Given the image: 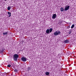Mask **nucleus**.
<instances>
[{"label": "nucleus", "mask_w": 76, "mask_h": 76, "mask_svg": "<svg viewBox=\"0 0 76 76\" xmlns=\"http://www.w3.org/2000/svg\"><path fill=\"white\" fill-rule=\"evenodd\" d=\"M18 57H19L18 55L17 54H14L12 58L14 59V60L16 61H18Z\"/></svg>", "instance_id": "1"}, {"label": "nucleus", "mask_w": 76, "mask_h": 76, "mask_svg": "<svg viewBox=\"0 0 76 76\" xmlns=\"http://www.w3.org/2000/svg\"><path fill=\"white\" fill-rule=\"evenodd\" d=\"M61 33V32L60 31H56L54 33V35L55 36H57V35H60Z\"/></svg>", "instance_id": "2"}, {"label": "nucleus", "mask_w": 76, "mask_h": 76, "mask_svg": "<svg viewBox=\"0 0 76 76\" xmlns=\"http://www.w3.org/2000/svg\"><path fill=\"white\" fill-rule=\"evenodd\" d=\"M69 8H70V6H69L67 5H66L65 7L64 10L65 11H67V10H68L69 9Z\"/></svg>", "instance_id": "3"}, {"label": "nucleus", "mask_w": 76, "mask_h": 76, "mask_svg": "<svg viewBox=\"0 0 76 76\" xmlns=\"http://www.w3.org/2000/svg\"><path fill=\"white\" fill-rule=\"evenodd\" d=\"M26 59L27 58L25 57H23L21 58V60L23 61H26Z\"/></svg>", "instance_id": "4"}, {"label": "nucleus", "mask_w": 76, "mask_h": 76, "mask_svg": "<svg viewBox=\"0 0 76 76\" xmlns=\"http://www.w3.org/2000/svg\"><path fill=\"white\" fill-rule=\"evenodd\" d=\"M56 14H54L52 16V18L53 19H55L56 18Z\"/></svg>", "instance_id": "5"}, {"label": "nucleus", "mask_w": 76, "mask_h": 76, "mask_svg": "<svg viewBox=\"0 0 76 76\" xmlns=\"http://www.w3.org/2000/svg\"><path fill=\"white\" fill-rule=\"evenodd\" d=\"M46 33H47V34H50V29H48L46 30Z\"/></svg>", "instance_id": "6"}, {"label": "nucleus", "mask_w": 76, "mask_h": 76, "mask_svg": "<svg viewBox=\"0 0 76 76\" xmlns=\"http://www.w3.org/2000/svg\"><path fill=\"white\" fill-rule=\"evenodd\" d=\"M8 15H9V17H10V16H11V14H12V13H11V12H8Z\"/></svg>", "instance_id": "7"}, {"label": "nucleus", "mask_w": 76, "mask_h": 76, "mask_svg": "<svg viewBox=\"0 0 76 76\" xmlns=\"http://www.w3.org/2000/svg\"><path fill=\"white\" fill-rule=\"evenodd\" d=\"M69 42V40L67 39L64 41V43H68Z\"/></svg>", "instance_id": "8"}, {"label": "nucleus", "mask_w": 76, "mask_h": 76, "mask_svg": "<svg viewBox=\"0 0 76 76\" xmlns=\"http://www.w3.org/2000/svg\"><path fill=\"white\" fill-rule=\"evenodd\" d=\"M45 74L46 76H48V75H49V74H50V73H49V72H46Z\"/></svg>", "instance_id": "9"}, {"label": "nucleus", "mask_w": 76, "mask_h": 76, "mask_svg": "<svg viewBox=\"0 0 76 76\" xmlns=\"http://www.w3.org/2000/svg\"><path fill=\"white\" fill-rule=\"evenodd\" d=\"M8 34L7 31L5 32V33L4 32L3 33V35H7Z\"/></svg>", "instance_id": "10"}, {"label": "nucleus", "mask_w": 76, "mask_h": 76, "mask_svg": "<svg viewBox=\"0 0 76 76\" xmlns=\"http://www.w3.org/2000/svg\"><path fill=\"white\" fill-rule=\"evenodd\" d=\"M60 10L61 12H63L64 10V8H63L61 7L60 8Z\"/></svg>", "instance_id": "11"}, {"label": "nucleus", "mask_w": 76, "mask_h": 76, "mask_svg": "<svg viewBox=\"0 0 76 76\" xmlns=\"http://www.w3.org/2000/svg\"><path fill=\"white\" fill-rule=\"evenodd\" d=\"M49 31L50 33H51V32H52V31H53V29L52 28H50Z\"/></svg>", "instance_id": "12"}, {"label": "nucleus", "mask_w": 76, "mask_h": 76, "mask_svg": "<svg viewBox=\"0 0 76 76\" xmlns=\"http://www.w3.org/2000/svg\"><path fill=\"white\" fill-rule=\"evenodd\" d=\"M10 9H11V7H8L7 10H10Z\"/></svg>", "instance_id": "13"}, {"label": "nucleus", "mask_w": 76, "mask_h": 76, "mask_svg": "<svg viewBox=\"0 0 76 76\" xmlns=\"http://www.w3.org/2000/svg\"><path fill=\"white\" fill-rule=\"evenodd\" d=\"M75 27V25L72 24L71 27V28H73Z\"/></svg>", "instance_id": "14"}, {"label": "nucleus", "mask_w": 76, "mask_h": 76, "mask_svg": "<svg viewBox=\"0 0 76 76\" xmlns=\"http://www.w3.org/2000/svg\"><path fill=\"white\" fill-rule=\"evenodd\" d=\"M10 65H11V67H12L13 66V65H14V64H13V63H10Z\"/></svg>", "instance_id": "15"}, {"label": "nucleus", "mask_w": 76, "mask_h": 76, "mask_svg": "<svg viewBox=\"0 0 76 76\" xmlns=\"http://www.w3.org/2000/svg\"><path fill=\"white\" fill-rule=\"evenodd\" d=\"M59 22L60 23V24H61L62 23H63V21L62 20H60Z\"/></svg>", "instance_id": "16"}, {"label": "nucleus", "mask_w": 76, "mask_h": 76, "mask_svg": "<svg viewBox=\"0 0 76 76\" xmlns=\"http://www.w3.org/2000/svg\"><path fill=\"white\" fill-rule=\"evenodd\" d=\"M7 67H11V65H10V64H9L7 65Z\"/></svg>", "instance_id": "17"}, {"label": "nucleus", "mask_w": 76, "mask_h": 76, "mask_svg": "<svg viewBox=\"0 0 76 76\" xmlns=\"http://www.w3.org/2000/svg\"><path fill=\"white\" fill-rule=\"evenodd\" d=\"M71 33H72V30H70L69 31V34H71Z\"/></svg>", "instance_id": "18"}, {"label": "nucleus", "mask_w": 76, "mask_h": 76, "mask_svg": "<svg viewBox=\"0 0 76 76\" xmlns=\"http://www.w3.org/2000/svg\"><path fill=\"white\" fill-rule=\"evenodd\" d=\"M30 70H31V68L30 67H28V70L29 71Z\"/></svg>", "instance_id": "19"}, {"label": "nucleus", "mask_w": 76, "mask_h": 76, "mask_svg": "<svg viewBox=\"0 0 76 76\" xmlns=\"http://www.w3.org/2000/svg\"><path fill=\"white\" fill-rule=\"evenodd\" d=\"M0 53H3V50L1 51Z\"/></svg>", "instance_id": "20"}, {"label": "nucleus", "mask_w": 76, "mask_h": 76, "mask_svg": "<svg viewBox=\"0 0 76 76\" xmlns=\"http://www.w3.org/2000/svg\"><path fill=\"white\" fill-rule=\"evenodd\" d=\"M14 71L15 72H18V70H17V69H15L14 70Z\"/></svg>", "instance_id": "21"}, {"label": "nucleus", "mask_w": 76, "mask_h": 76, "mask_svg": "<svg viewBox=\"0 0 76 76\" xmlns=\"http://www.w3.org/2000/svg\"><path fill=\"white\" fill-rule=\"evenodd\" d=\"M70 28V26H68L67 28H68V29H69V28Z\"/></svg>", "instance_id": "22"}, {"label": "nucleus", "mask_w": 76, "mask_h": 76, "mask_svg": "<svg viewBox=\"0 0 76 76\" xmlns=\"http://www.w3.org/2000/svg\"><path fill=\"white\" fill-rule=\"evenodd\" d=\"M64 22H66H66L65 21H64Z\"/></svg>", "instance_id": "23"}, {"label": "nucleus", "mask_w": 76, "mask_h": 76, "mask_svg": "<svg viewBox=\"0 0 76 76\" xmlns=\"http://www.w3.org/2000/svg\"><path fill=\"white\" fill-rule=\"evenodd\" d=\"M7 0H5V1H6Z\"/></svg>", "instance_id": "24"}, {"label": "nucleus", "mask_w": 76, "mask_h": 76, "mask_svg": "<svg viewBox=\"0 0 76 76\" xmlns=\"http://www.w3.org/2000/svg\"><path fill=\"white\" fill-rule=\"evenodd\" d=\"M69 24H71V23H69Z\"/></svg>", "instance_id": "25"}]
</instances>
